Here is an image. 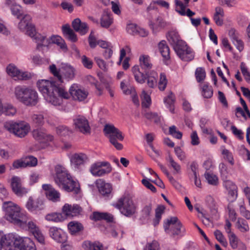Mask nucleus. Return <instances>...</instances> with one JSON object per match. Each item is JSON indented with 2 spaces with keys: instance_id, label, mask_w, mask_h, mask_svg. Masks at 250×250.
Wrapping results in <instances>:
<instances>
[{
  "instance_id": "obj_35",
  "label": "nucleus",
  "mask_w": 250,
  "mask_h": 250,
  "mask_svg": "<svg viewBox=\"0 0 250 250\" xmlns=\"http://www.w3.org/2000/svg\"><path fill=\"white\" fill-rule=\"evenodd\" d=\"M9 238L12 239V248L11 250H14L15 248H18L21 250L23 248V246L25 244L24 241L26 238H29L28 237H22L20 236H17L16 237H13L12 235H8Z\"/></svg>"
},
{
  "instance_id": "obj_62",
  "label": "nucleus",
  "mask_w": 250,
  "mask_h": 250,
  "mask_svg": "<svg viewBox=\"0 0 250 250\" xmlns=\"http://www.w3.org/2000/svg\"><path fill=\"white\" fill-rule=\"evenodd\" d=\"M150 103L151 99L150 96L145 91H143L142 92V106L148 107Z\"/></svg>"
},
{
  "instance_id": "obj_52",
  "label": "nucleus",
  "mask_w": 250,
  "mask_h": 250,
  "mask_svg": "<svg viewBox=\"0 0 250 250\" xmlns=\"http://www.w3.org/2000/svg\"><path fill=\"white\" fill-rule=\"evenodd\" d=\"M144 115L147 119L152 121L156 124H159L161 122V117L156 113L146 112Z\"/></svg>"
},
{
  "instance_id": "obj_20",
  "label": "nucleus",
  "mask_w": 250,
  "mask_h": 250,
  "mask_svg": "<svg viewBox=\"0 0 250 250\" xmlns=\"http://www.w3.org/2000/svg\"><path fill=\"white\" fill-rule=\"evenodd\" d=\"M26 208L31 212H35L43 209V202L40 199L34 200L30 197L26 204Z\"/></svg>"
},
{
  "instance_id": "obj_16",
  "label": "nucleus",
  "mask_w": 250,
  "mask_h": 250,
  "mask_svg": "<svg viewBox=\"0 0 250 250\" xmlns=\"http://www.w3.org/2000/svg\"><path fill=\"white\" fill-rule=\"evenodd\" d=\"M89 160L88 156L83 153L74 154L70 159L72 166L77 169H80L82 166L89 162Z\"/></svg>"
},
{
  "instance_id": "obj_58",
  "label": "nucleus",
  "mask_w": 250,
  "mask_h": 250,
  "mask_svg": "<svg viewBox=\"0 0 250 250\" xmlns=\"http://www.w3.org/2000/svg\"><path fill=\"white\" fill-rule=\"evenodd\" d=\"M205 177L208 184L212 185H216L217 184L218 178L215 175L209 172H206L205 173Z\"/></svg>"
},
{
  "instance_id": "obj_17",
  "label": "nucleus",
  "mask_w": 250,
  "mask_h": 250,
  "mask_svg": "<svg viewBox=\"0 0 250 250\" xmlns=\"http://www.w3.org/2000/svg\"><path fill=\"white\" fill-rule=\"evenodd\" d=\"M42 189L45 191V194L49 200L57 202L60 200V193L56 190L50 184H43Z\"/></svg>"
},
{
  "instance_id": "obj_37",
  "label": "nucleus",
  "mask_w": 250,
  "mask_h": 250,
  "mask_svg": "<svg viewBox=\"0 0 250 250\" xmlns=\"http://www.w3.org/2000/svg\"><path fill=\"white\" fill-rule=\"evenodd\" d=\"M48 41L49 42V44L51 43L56 44L64 51H66L67 49L64 41L60 36H53L48 39Z\"/></svg>"
},
{
  "instance_id": "obj_40",
  "label": "nucleus",
  "mask_w": 250,
  "mask_h": 250,
  "mask_svg": "<svg viewBox=\"0 0 250 250\" xmlns=\"http://www.w3.org/2000/svg\"><path fill=\"white\" fill-rule=\"evenodd\" d=\"M68 229L72 234H75L83 229V226L80 223L72 221L68 223Z\"/></svg>"
},
{
  "instance_id": "obj_55",
  "label": "nucleus",
  "mask_w": 250,
  "mask_h": 250,
  "mask_svg": "<svg viewBox=\"0 0 250 250\" xmlns=\"http://www.w3.org/2000/svg\"><path fill=\"white\" fill-rule=\"evenodd\" d=\"M25 165L26 167H33L37 166L38 163L37 159L33 156H28L24 158Z\"/></svg>"
},
{
  "instance_id": "obj_14",
  "label": "nucleus",
  "mask_w": 250,
  "mask_h": 250,
  "mask_svg": "<svg viewBox=\"0 0 250 250\" xmlns=\"http://www.w3.org/2000/svg\"><path fill=\"white\" fill-rule=\"evenodd\" d=\"M11 187L12 191L18 196L21 197L28 191L27 188L22 186L21 179L18 176H14L11 178Z\"/></svg>"
},
{
  "instance_id": "obj_38",
  "label": "nucleus",
  "mask_w": 250,
  "mask_h": 250,
  "mask_svg": "<svg viewBox=\"0 0 250 250\" xmlns=\"http://www.w3.org/2000/svg\"><path fill=\"white\" fill-rule=\"evenodd\" d=\"M62 31L64 36L72 42H76L77 41L76 35L69 25L66 24L62 26Z\"/></svg>"
},
{
  "instance_id": "obj_9",
  "label": "nucleus",
  "mask_w": 250,
  "mask_h": 250,
  "mask_svg": "<svg viewBox=\"0 0 250 250\" xmlns=\"http://www.w3.org/2000/svg\"><path fill=\"white\" fill-rule=\"evenodd\" d=\"M75 129L84 134H89L91 128L88 120L81 115L76 116L73 119Z\"/></svg>"
},
{
  "instance_id": "obj_28",
  "label": "nucleus",
  "mask_w": 250,
  "mask_h": 250,
  "mask_svg": "<svg viewBox=\"0 0 250 250\" xmlns=\"http://www.w3.org/2000/svg\"><path fill=\"white\" fill-rule=\"evenodd\" d=\"M131 71L134 75L135 81L140 83H145L146 78V74L140 71L139 65H135L131 68Z\"/></svg>"
},
{
  "instance_id": "obj_56",
  "label": "nucleus",
  "mask_w": 250,
  "mask_h": 250,
  "mask_svg": "<svg viewBox=\"0 0 250 250\" xmlns=\"http://www.w3.org/2000/svg\"><path fill=\"white\" fill-rule=\"evenodd\" d=\"M195 74L196 80L199 83L204 81L206 77L205 70L201 67H199L196 69Z\"/></svg>"
},
{
  "instance_id": "obj_13",
  "label": "nucleus",
  "mask_w": 250,
  "mask_h": 250,
  "mask_svg": "<svg viewBox=\"0 0 250 250\" xmlns=\"http://www.w3.org/2000/svg\"><path fill=\"white\" fill-rule=\"evenodd\" d=\"M95 185L100 194L104 198H108L112 196V187L104 180L99 179L95 181Z\"/></svg>"
},
{
  "instance_id": "obj_32",
  "label": "nucleus",
  "mask_w": 250,
  "mask_h": 250,
  "mask_svg": "<svg viewBox=\"0 0 250 250\" xmlns=\"http://www.w3.org/2000/svg\"><path fill=\"white\" fill-rule=\"evenodd\" d=\"M62 73L64 77L67 80H71L74 78L76 70L72 66L66 64L62 67Z\"/></svg>"
},
{
  "instance_id": "obj_21",
  "label": "nucleus",
  "mask_w": 250,
  "mask_h": 250,
  "mask_svg": "<svg viewBox=\"0 0 250 250\" xmlns=\"http://www.w3.org/2000/svg\"><path fill=\"white\" fill-rule=\"evenodd\" d=\"M50 236L59 243H64L66 241V235L61 229L53 227L49 229Z\"/></svg>"
},
{
  "instance_id": "obj_15",
  "label": "nucleus",
  "mask_w": 250,
  "mask_h": 250,
  "mask_svg": "<svg viewBox=\"0 0 250 250\" xmlns=\"http://www.w3.org/2000/svg\"><path fill=\"white\" fill-rule=\"evenodd\" d=\"M82 211V208L77 204H65L62 208V214L66 217L77 216L80 215Z\"/></svg>"
},
{
  "instance_id": "obj_39",
  "label": "nucleus",
  "mask_w": 250,
  "mask_h": 250,
  "mask_svg": "<svg viewBox=\"0 0 250 250\" xmlns=\"http://www.w3.org/2000/svg\"><path fill=\"white\" fill-rule=\"evenodd\" d=\"M166 160L169 163V167H171L173 169V174H180L181 173V166L175 161L170 154H168V156L166 158Z\"/></svg>"
},
{
  "instance_id": "obj_54",
  "label": "nucleus",
  "mask_w": 250,
  "mask_h": 250,
  "mask_svg": "<svg viewBox=\"0 0 250 250\" xmlns=\"http://www.w3.org/2000/svg\"><path fill=\"white\" fill-rule=\"evenodd\" d=\"M222 154L224 156V159L227 160L231 165H234L232 153L224 146H222Z\"/></svg>"
},
{
  "instance_id": "obj_23",
  "label": "nucleus",
  "mask_w": 250,
  "mask_h": 250,
  "mask_svg": "<svg viewBox=\"0 0 250 250\" xmlns=\"http://www.w3.org/2000/svg\"><path fill=\"white\" fill-rule=\"evenodd\" d=\"M74 30L81 35L85 34L88 30L87 24L84 22H82L79 19H75L72 22Z\"/></svg>"
},
{
  "instance_id": "obj_31",
  "label": "nucleus",
  "mask_w": 250,
  "mask_h": 250,
  "mask_svg": "<svg viewBox=\"0 0 250 250\" xmlns=\"http://www.w3.org/2000/svg\"><path fill=\"white\" fill-rule=\"evenodd\" d=\"M37 43V49L40 50L43 46H48L49 45V42L48 39L45 36H42L40 34H37L32 38Z\"/></svg>"
},
{
  "instance_id": "obj_41",
  "label": "nucleus",
  "mask_w": 250,
  "mask_h": 250,
  "mask_svg": "<svg viewBox=\"0 0 250 250\" xmlns=\"http://www.w3.org/2000/svg\"><path fill=\"white\" fill-rule=\"evenodd\" d=\"M175 101V97L173 93L170 92L168 96L164 99V102L170 111L174 113V104Z\"/></svg>"
},
{
  "instance_id": "obj_60",
  "label": "nucleus",
  "mask_w": 250,
  "mask_h": 250,
  "mask_svg": "<svg viewBox=\"0 0 250 250\" xmlns=\"http://www.w3.org/2000/svg\"><path fill=\"white\" fill-rule=\"evenodd\" d=\"M81 62L83 66L87 69H91L93 67L92 61L85 55L81 57Z\"/></svg>"
},
{
  "instance_id": "obj_47",
  "label": "nucleus",
  "mask_w": 250,
  "mask_h": 250,
  "mask_svg": "<svg viewBox=\"0 0 250 250\" xmlns=\"http://www.w3.org/2000/svg\"><path fill=\"white\" fill-rule=\"evenodd\" d=\"M32 123L36 126H42L45 123L43 115L42 114H34L31 116Z\"/></svg>"
},
{
  "instance_id": "obj_34",
  "label": "nucleus",
  "mask_w": 250,
  "mask_h": 250,
  "mask_svg": "<svg viewBox=\"0 0 250 250\" xmlns=\"http://www.w3.org/2000/svg\"><path fill=\"white\" fill-rule=\"evenodd\" d=\"M12 242L8 236L0 233V250H11Z\"/></svg>"
},
{
  "instance_id": "obj_2",
  "label": "nucleus",
  "mask_w": 250,
  "mask_h": 250,
  "mask_svg": "<svg viewBox=\"0 0 250 250\" xmlns=\"http://www.w3.org/2000/svg\"><path fill=\"white\" fill-rule=\"evenodd\" d=\"M55 172L54 181L60 188L67 192H72L75 194L80 192L79 183L73 179L65 167L61 165H57L55 167Z\"/></svg>"
},
{
  "instance_id": "obj_5",
  "label": "nucleus",
  "mask_w": 250,
  "mask_h": 250,
  "mask_svg": "<svg viewBox=\"0 0 250 250\" xmlns=\"http://www.w3.org/2000/svg\"><path fill=\"white\" fill-rule=\"evenodd\" d=\"M112 205L126 217H131L136 213L137 210L136 205L128 194L122 195Z\"/></svg>"
},
{
  "instance_id": "obj_46",
  "label": "nucleus",
  "mask_w": 250,
  "mask_h": 250,
  "mask_svg": "<svg viewBox=\"0 0 250 250\" xmlns=\"http://www.w3.org/2000/svg\"><path fill=\"white\" fill-rule=\"evenodd\" d=\"M31 18L29 15H25L19 23V28L24 32L27 27L30 25Z\"/></svg>"
},
{
  "instance_id": "obj_50",
  "label": "nucleus",
  "mask_w": 250,
  "mask_h": 250,
  "mask_svg": "<svg viewBox=\"0 0 250 250\" xmlns=\"http://www.w3.org/2000/svg\"><path fill=\"white\" fill-rule=\"evenodd\" d=\"M202 94L205 98H210L212 96L213 90L207 83H204L202 87Z\"/></svg>"
},
{
  "instance_id": "obj_1",
  "label": "nucleus",
  "mask_w": 250,
  "mask_h": 250,
  "mask_svg": "<svg viewBox=\"0 0 250 250\" xmlns=\"http://www.w3.org/2000/svg\"><path fill=\"white\" fill-rule=\"evenodd\" d=\"M37 84L46 101L54 105H60L62 98H69V95L64 87L57 85L54 82L41 80L38 81Z\"/></svg>"
},
{
  "instance_id": "obj_44",
  "label": "nucleus",
  "mask_w": 250,
  "mask_h": 250,
  "mask_svg": "<svg viewBox=\"0 0 250 250\" xmlns=\"http://www.w3.org/2000/svg\"><path fill=\"white\" fill-rule=\"evenodd\" d=\"M113 20L108 13H104L101 18V25L103 27L107 28L112 23Z\"/></svg>"
},
{
  "instance_id": "obj_53",
  "label": "nucleus",
  "mask_w": 250,
  "mask_h": 250,
  "mask_svg": "<svg viewBox=\"0 0 250 250\" xmlns=\"http://www.w3.org/2000/svg\"><path fill=\"white\" fill-rule=\"evenodd\" d=\"M49 70L50 72L54 77L57 78L58 80L60 83H62L63 82L62 76L61 74H60V71L59 69H58L57 68V67H56L55 64H52L50 65L49 66Z\"/></svg>"
},
{
  "instance_id": "obj_43",
  "label": "nucleus",
  "mask_w": 250,
  "mask_h": 250,
  "mask_svg": "<svg viewBox=\"0 0 250 250\" xmlns=\"http://www.w3.org/2000/svg\"><path fill=\"white\" fill-rule=\"evenodd\" d=\"M45 219L49 221L55 222H62L64 220V217L61 213L53 212L49 213L45 216Z\"/></svg>"
},
{
  "instance_id": "obj_8",
  "label": "nucleus",
  "mask_w": 250,
  "mask_h": 250,
  "mask_svg": "<svg viewBox=\"0 0 250 250\" xmlns=\"http://www.w3.org/2000/svg\"><path fill=\"white\" fill-rule=\"evenodd\" d=\"M112 170L110 164L106 161L97 162L92 164L89 169L91 174L96 177H102L109 173Z\"/></svg>"
},
{
  "instance_id": "obj_63",
  "label": "nucleus",
  "mask_w": 250,
  "mask_h": 250,
  "mask_svg": "<svg viewBox=\"0 0 250 250\" xmlns=\"http://www.w3.org/2000/svg\"><path fill=\"white\" fill-rule=\"evenodd\" d=\"M169 134L176 139H180L182 137V133L177 130L175 125L170 126L169 128Z\"/></svg>"
},
{
  "instance_id": "obj_25",
  "label": "nucleus",
  "mask_w": 250,
  "mask_h": 250,
  "mask_svg": "<svg viewBox=\"0 0 250 250\" xmlns=\"http://www.w3.org/2000/svg\"><path fill=\"white\" fill-rule=\"evenodd\" d=\"M175 3L176 5V11L182 16L187 15L188 17H191L195 15V13L192 12L189 9H188L186 11V5L184 3L179 0H175Z\"/></svg>"
},
{
  "instance_id": "obj_51",
  "label": "nucleus",
  "mask_w": 250,
  "mask_h": 250,
  "mask_svg": "<svg viewBox=\"0 0 250 250\" xmlns=\"http://www.w3.org/2000/svg\"><path fill=\"white\" fill-rule=\"evenodd\" d=\"M167 84V79L164 73H161L159 82L158 83V88L160 90L164 91L166 89Z\"/></svg>"
},
{
  "instance_id": "obj_29",
  "label": "nucleus",
  "mask_w": 250,
  "mask_h": 250,
  "mask_svg": "<svg viewBox=\"0 0 250 250\" xmlns=\"http://www.w3.org/2000/svg\"><path fill=\"white\" fill-rule=\"evenodd\" d=\"M224 11L222 8L216 7L213 15V20L218 26H222L224 23Z\"/></svg>"
},
{
  "instance_id": "obj_7",
  "label": "nucleus",
  "mask_w": 250,
  "mask_h": 250,
  "mask_svg": "<svg viewBox=\"0 0 250 250\" xmlns=\"http://www.w3.org/2000/svg\"><path fill=\"white\" fill-rule=\"evenodd\" d=\"M4 127L6 130L20 138L26 136L30 129L29 124L24 122H6Z\"/></svg>"
},
{
  "instance_id": "obj_33",
  "label": "nucleus",
  "mask_w": 250,
  "mask_h": 250,
  "mask_svg": "<svg viewBox=\"0 0 250 250\" xmlns=\"http://www.w3.org/2000/svg\"><path fill=\"white\" fill-rule=\"evenodd\" d=\"M147 84L150 88H154L157 85V80L158 78L157 73L155 71L146 72Z\"/></svg>"
},
{
  "instance_id": "obj_19",
  "label": "nucleus",
  "mask_w": 250,
  "mask_h": 250,
  "mask_svg": "<svg viewBox=\"0 0 250 250\" xmlns=\"http://www.w3.org/2000/svg\"><path fill=\"white\" fill-rule=\"evenodd\" d=\"M185 46L179 47L181 49L179 54L177 51H175L178 56L183 61L188 62L193 59L194 55L192 50L188 46L185 42Z\"/></svg>"
},
{
  "instance_id": "obj_45",
  "label": "nucleus",
  "mask_w": 250,
  "mask_h": 250,
  "mask_svg": "<svg viewBox=\"0 0 250 250\" xmlns=\"http://www.w3.org/2000/svg\"><path fill=\"white\" fill-rule=\"evenodd\" d=\"M236 227L242 232L249 230V226L247 222L242 218H238L236 223Z\"/></svg>"
},
{
  "instance_id": "obj_36",
  "label": "nucleus",
  "mask_w": 250,
  "mask_h": 250,
  "mask_svg": "<svg viewBox=\"0 0 250 250\" xmlns=\"http://www.w3.org/2000/svg\"><path fill=\"white\" fill-rule=\"evenodd\" d=\"M167 25V22L161 17L157 18L155 23H153L152 22L149 23V26L154 33H157Z\"/></svg>"
},
{
  "instance_id": "obj_18",
  "label": "nucleus",
  "mask_w": 250,
  "mask_h": 250,
  "mask_svg": "<svg viewBox=\"0 0 250 250\" xmlns=\"http://www.w3.org/2000/svg\"><path fill=\"white\" fill-rule=\"evenodd\" d=\"M32 134L34 138L41 143H46L53 139V137L47 134L46 131L43 128L34 130Z\"/></svg>"
},
{
  "instance_id": "obj_26",
  "label": "nucleus",
  "mask_w": 250,
  "mask_h": 250,
  "mask_svg": "<svg viewBox=\"0 0 250 250\" xmlns=\"http://www.w3.org/2000/svg\"><path fill=\"white\" fill-rule=\"evenodd\" d=\"M224 186L228 190V194L230 200L231 201H233L236 199L237 196L236 186L230 181H226Z\"/></svg>"
},
{
  "instance_id": "obj_4",
  "label": "nucleus",
  "mask_w": 250,
  "mask_h": 250,
  "mask_svg": "<svg viewBox=\"0 0 250 250\" xmlns=\"http://www.w3.org/2000/svg\"><path fill=\"white\" fill-rule=\"evenodd\" d=\"M14 94L16 99L28 106L35 105L39 101L38 93L36 90L25 86L15 87Z\"/></svg>"
},
{
  "instance_id": "obj_24",
  "label": "nucleus",
  "mask_w": 250,
  "mask_h": 250,
  "mask_svg": "<svg viewBox=\"0 0 250 250\" xmlns=\"http://www.w3.org/2000/svg\"><path fill=\"white\" fill-rule=\"evenodd\" d=\"M158 48L159 52L163 58L164 61L165 62V63L167 64L170 57V49L166 42L164 40L160 42L158 44Z\"/></svg>"
},
{
  "instance_id": "obj_64",
  "label": "nucleus",
  "mask_w": 250,
  "mask_h": 250,
  "mask_svg": "<svg viewBox=\"0 0 250 250\" xmlns=\"http://www.w3.org/2000/svg\"><path fill=\"white\" fill-rule=\"evenodd\" d=\"M240 67L245 79L248 83H250V73L248 71L244 62H241Z\"/></svg>"
},
{
  "instance_id": "obj_42",
  "label": "nucleus",
  "mask_w": 250,
  "mask_h": 250,
  "mask_svg": "<svg viewBox=\"0 0 250 250\" xmlns=\"http://www.w3.org/2000/svg\"><path fill=\"white\" fill-rule=\"evenodd\" d=\"M139 61L141 66L146 70L152 68V64L150 62V58L148 55H141L140 57Z\"/></svg>"
},
{
  "instance_id": "obj_12",
  "label": "nucleus",
  "mask_w": 250,
  "mask_h": 250,
  "mask_svg": "<svg viewBox=\"0 0 250 250\" xmlns=\"http://www.w3.org/2000/svg\"><path fill=\"white\" fill-rule=\"evenodd\" d=\"M167 39L174 51H177L180 54V52L181 49L179 48V47L185 46V42L181 40L178 33L174 31H170L167 35Z\"/></svg>"
},
{
  "instance_id": "obj_11",
  "label": "nucleus",
  "mask_w": 250,
  "mask_h": 250,
  "mask_svg": "<svg viewBox=\"0 0 250 250\" xmlns=\"http://www.w3.org/2000/svg\"><path fill=\"white\" fill-rule=\"evenodd\" d=\"M68 94L73 99L80 102L84 101L87 97L88 93L82 89L77 84H73L69 88Z\"/></svg>"
},
{
  "instance_id": "obj_61",
  "label": "nucleus",
  "mask_w": 250,
  "mask_h": 250,
  "mask_svg": "<svg viewBox=\"0 0 250 250\" xmlns=\"http://www.w3.org/2000/svg\"><path fill=\"white\" fill-rule=\"evenodd\" d=\"M25 244L21 250H36L35 245L33 242L29 238H26Z\"/></svg>"
},
{
  "instance_id": "obj_57",
  "label": "nucleus",
  "mask_w": 250,
  "mask_h": 250,
  "mask_svg": "<svg viewBox=\"0 0 250 250\" xmlns=\"http://www.w3.org/2000/svg\"><path fill=\"white\" fill-rule=\"evenodd\" d=\"M230 246L233 249H236L238 247L239 240L235 233L228 235Z\"/></svg>"
},
{
  "instance_id": "obj_3",
  "label": "nucleus",
  "mask_w": 250,
  "mask_h": 250,
  "mask_svg": "<svg viewBox=\"0 0 250 250\" xmlns=\"http://www.w3.org/2000/svg\"><path fill=\"white\" fill-rule=\"evenodd\" d=\"M2 209L5 212V219L10 222L23 227L27 222V217L21 212L20 207L11 201L4 202Z\"/></svg>"
},
{
  "instance_id": "obj_27",
  "label": "nucleus",
  "mask_w": 250,
  "mask_h": 250,
  "mask_svg": "<svg viewBox=\"0 0 250 250\" xmlns=\"http://www.w3.org/2000/svg\"><path fill=\"white\" fill-rule=\"evenodd\" d=\"M152 210V205L149 204L145 206L140 212L139 220L141 223H146L150 218V213Z\"/></svg>"
},
{
  "instance_id": "obj_30",
  "label": "nucleus",
  "mask_w": 250,
  "mask_h": 250,
  "mask_svg": "<svg viewBox=\"0 0 250 250\" xmlns=\"http://www.w3.org/2000/svg\"><path fill=\"white\" fill-rule=\"evenodd\" d=\"M84 250H104L103 245L98 241H85L83 244Z\"/></svg>"
},
{
  "instance_id": "obj_22",
  "label": "nucleus",
  "mask_w": 250,
  "mask_h": 250,
  "mask_svg": "<svg viewBox=\"0 0 250 250\" xmlns=\"http://www.w3.org/2000/svg\"><path fill=\"white\" fill-rule=\"evenodd\" d=\"M7 73L11 77H16L18 79L26 80L29 78L27 74L26 73L21 72L14 65L9 64L6 68Z\"/></svg>"
},
{
  "instance_id": "obj_48",
  "label": "nucleus",
  "mask_w": 250,
  "mask_h": 250,
  "mask_svg": "<svg viewBox=\"0 0 250 250\" xmlns=\"http://www.w3.org/2000/svg\"><path fill=\"white\" fill-rule=\"evenodd\" d=\"M120 88L125 95L131 94L135 89L134 87L129 85V82L126 80H124L121 82Z\"/></svg>"
},
{
  "instance_id": "obj_10",
  "label": "nucleus",
  "mask_w": 250,
  "mask_h": 250,
  "mask_svg": "<svg viewBox=\"0 0 250 250\" xmlns=\"http://www.w3.org/2000/svg\"><path fill=\"white\" fill-rule=\"evenodd\" d=\"M103 132L109 141L114 139H118L119 141L124 140V137L122 132L113 125L106 124L104 126Z\"/></svg>"
},
{
  "instance_id": "obj_59",
  "label": "nucleus",
  "mask_w": 250,
  "mask_h": 250,
  "mask_svg": "<svg viewBox=\"0 0 250 250\" xmlns=\"http://www.w3.org/2000/svg\"><path fill=\"white\" fill-rule=\"evenodd\" d=\"M160 247L158 242L153 240L151 242L147 243L144 248V250H159Z\"/></svg>"
},
{
  "instance_id": "obj_49",
  "label": "nucleus",
  "mask_w": 250,
  "mask_h": 250,
  "mask_svg": "<svg viewBox=\"0 0 250 250\" xmlns=\"http://www.w3.org/2000/svg\"><path fill=\"white\" fill-rule=\"evenodd\" d=\"M1 112L7 116H13L17 113L16 108L11 104L2 105Z\"/></svg>"
},
{
  "instance_id": "obj_6",
  "label": "nucleus",
  "mask_w": 250,
  "mask_h": 250,
  "mask_svg": "<svg viewBox=\"0 0 250 250\" xmlns=\"http://www.w3.org/2000/svg\"><path fill=\"white\" fill-rule=\"evenodd\" d=\"M165 231L173 237L182 236L186 230L177 217H172L167 220L164 225Z\"/></svg>"
}]
</instances>
